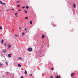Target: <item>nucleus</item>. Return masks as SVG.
I'll use <instances>...</instances> for the list:
<instances>
[{"label":"nucleus","instance_id":"obj_14","mask_svg":"<svg viewBox=\"0 0 78 78\" xmlns=\"http://www.w3.org/2000/svg\"><path fill=\"white\" fill-rule=\"evenodd\" d=\"M11 9H7V10H6V12H7V11H9Z\"/></svg>","mask_w":78,"mask_h":78},{"label":"nucleus","instance_id":"obj_9","mask_svg":"<svg viewBox=\"0 0 78 78\" xmlns=\"http://www.w3.org/2000/svg\"><path fill=\"white\" fill-rule=\"evenodd\" d=\"M3 41H4V40H2L1 44H3Z\"/></svg>","mask_w":78,"mask_h":78},{"label":"nucleus","instance_id":"obj_20","mask_svg":"<svg viewBox=\"0 0 78 78\" xmlns=\"http://www.w3.org/2000/svg\"><path fill=\"white\" fill-rule=\"evenodd\" d=\"M56 78H60V77L58 76H56Z\"/></svg>","mask_w":78,"mask_h":78},{"label":"nucleus","instance_id":"obj_30","mask_svg":"<svg viewBox=\"0 0 78 78\" xmlns=\"http://www.w3.org/2000/svg\"><path fill=\"white\" fill-rule=\"evenodd\" d=\"M4 45H5V46H6V43L4 44Z\"/></svg>","mask_w":78,"mask_h":78},{"label":"nucleus","instance_id":"obj_24","mask_svg":"<svg viewBox=\"0 0 78 78\" xmlns=\"http://www.w3.org/2000/svg\"><path fill=\"white\" fill-rule=\"evenodd\" d=\"M2 27H0V30H2Z\"/></svg>","mask_w":78,"mask_h":78},{"label":"nucleus","instance_id":"obj_6","mask_svg":"<svg viewBox=\"0 0 78 78\" xmlns=\"http://www.w3.org/2000/svg\"><path fill=\"white\" fill-rule=\"evenodd\" d=\"M75 75V73H72L71 74V76H73V75Z\"/></svg>","mask_w":78,"mask_h":78},{"label":"nucleus","instance_id":"obj_10","mask_svg":"<svg viewBox=\"0 0 78 78\" xmlns=\"http://www.w3.org/2000/svg\"><path fill=\"white\" fill-rule=\"evenodd\" d=\"M11 45H9L8 46L9 48H11Z\"/></svg>","mask_w":78,"mask_h":78},{"label":"nucleus","instance_id":"obj_16","mask_svg":"<svg viewBox=\"0 0 78 78\" xmlns=\"http://www.w3.org/2000/svg\"><path fill=\"white\" fill-rule=\"evenodd\" d=\"M24 12H25V13H27V10H24Z\"/></svg>","mask_w":78,"mask_h":78},{"label":"nucleus","instance_id":"obj_23","mask_svg":"<svg viewBox=\"0 0 78 78\" xmlns=\"http://www.w3.org/2000/svg\"><path fill=\"white\" fill-rule=\"evenodd\" d=\"M20 2V1H18L17 2V3H19Z\"/></svg>","mask_w":78,"mask_h":78},{"label":"nucleus","instance_id":"obj_13","mask_svg":"<svg viewBox=\"0 0 78 78\" xmlns=\"http://www.w3.org/2000/svg\"><path fill=\"white\" fill-rule=\"evenodd\" d=\"M3 3V2H2L0 1V4H1V5Z\"/></svg>","mask_w":78,"mask_h":78},{"label":"nucleus","instance_id":"obj_36","mask_svg":"<svg viewBox=\"0 0 78 78\" xmlns=\"http://www.w3.org/2000/svg\"><path fill=\"white\" fill-rule=\"evenodd\" d=\"M2 4H3L4 5H5V3H2Z\"/></svg>","mask_w":78,"mask_h":78},{"label":"nucleus","instance_id":"obj_39","mask_svg":"<svg viewBox=\"0 0 78 78\" xmlns=\"http://www.w3.org/2000/svg\"><path fill=\"white\" fill-rule=\"evenodd\" d=\"M27 30H28V29H27V30H26V32H27Z\"/></svg>","mask_w":78,"mask_h":78},{"label":"nucleus","instance_id":"obj_12","mask_svg":"<svg viewBox=\"0 0 78 78\" xmlns=\"http://www.w3.org/2000/svg\"><path fill=\"white\" fill-rule=\"evenodd\" d=\"M15 36H16V37H18L19 36V35H15Z\"/></svg>","mask_w":78,"mask_h":78},{"label":"nucleus","instance_id":"obj_5","mask_svg":"<svg viewBox=\"0 0 78 78\" xmlns=\"http://www.w3.org/2000/svg\"><path fill=\"white\" fill-rule=\"evenodd\" d=\"M8 57H9V58H11V54H9Z\"/></svg>","mask_w":78,"mask_h":78},{"label":"nucleus","instance_id":"obj_8","mask_svg":"<svg viewBox=\"0 0 78 78\" xmlns=\"http://www.w3.org/2000/svg\"><path fill=\"white\" fill-rule=\"evenodd\" d=\"M6 50H3V52H4V53H6Z\"/></svg>","mask_w":78,"mask_h":78},{"label":"nucleus","instance_id":"obj_33","mask_svg":"<svg viewBox=\"0 0 78 78\" xmlns=\"http://www.w3.org/2000/svg\"><path fill=\"white\" fill-rule=\"evenodd\" d=\"M19 29H20V30L22 29V28H21V27H19Z\"/></svg>","mask_w":78,"mask_h":78},{"label":"nucleus","instance_id":"obj_15","mask_svg":"<svg viewBox=\"0 0 78 78\" xmlns=\"http://www.w3.org/2000/svg\"><path fill=\"white\" fill-rule=\"evenodd\" d=\"M26 8L27 9H28V8H29V7L28 6H27Z\"/></svg>","mask_w":78,"mask_h":78},{"label":"nucleus","instance_id":"obj_35","mask_svg":"<svg viewBox=\"0 0 78 78\" xmlns=\"http://www.w3.org/2000/svg\"><path fill=\"white\" fill-rule=\"evenodd\" d=\"M51 70H53V68H51Z\"/></svg>","mask_w":78,"mask_h":78},{"label":"nucleus","instance_id":"obj_2","mask_svg":"<svg viewBox=\"0 0 78 78\" xmlns=\"http://www.w3.org/2000/svg\"><path fill=\"white\" fill-rule=\"evenodd\" d=\"M73 6L74 8H76V4L75 3L73 4Z\"/></svg>","mask_w":78,"mask_h":78},{"label":"nucleus","instance_id":"obj_28","mask_svg":"<svg viewBox=\"0 0 78 78\" xmlns=\"http://www.w3.org/2000/svg\"><path fill=\"white\" fill-rule=\"evenodd\" d=\"M22 11V10L21 9H20L18 10L19 11Z\"/></svg>","mask_w":78,"mask_h":78},{"label":"nucleus","instance_id":"obj_27","mask_svg":"<svg viewBox=\"0 0 78 78\" xmlns=\"http://www.w3.org/2000/svg\"><path fill=\"white\" fill-rule=\"evenodd\" d=\"M25 7H22V8H23V9H25Z\"/></svg>","mask_w":78,"mask_h":78},{"label":"nucleus","instance_id":"obj_37","mask_svg":"<svg viewBox=\"0 0 78 78\" xmlns=\"http://www.w3.org/2000/svg\"><path fill=\"white\" fill-rule=\"evenodd\" d=\"M30 76H32V74H30Z\"/></svg>","mask_w":78,"mask_h":78},{"label":"nucleus","instance_id":"obj_32","mask_svg":"<svg viewBox=\"0 0 78 78\" xmlns=\"http://www.w3.org/2000/svg\"><path fill=\"white\" fill-rule=\"evenodd\" d=\"M53 76H51V78H53Z\"/></svg>","mask_w":78,"mask_h":78},{"label":"nucleus","instance_id":"obj_25","mask_svg":"<svg viewBox=\"0 0 78 78\" xmlns=\"http://www.w3.org/2000/svg\"><path fill=\"white\" fill-rule=\"evenodd\" d=\"M5 64H7V65H8V62H5Z\"/></svg>","mask_w":78,"mask_h":78},{"label":"nucleus","instance_id":"obj_1","mask_svg":"<svg viewBox=\"0 0 78 78\" xmlns=\"http://www.w3.org/2000/svg\"><path fill=\"white\" fill-rule=\"evenodd\" d=\"M27 51H33V49L32 48H28L27 49Z\"/></svg>","mask_w":78,"mask_h":78},{"label":"nucleus","instance_id":"obj_34","mask_svg":"<svg viewBox=\"0 0 78 78\" xmlns=\"http://www.w3.org/2000/svg\"><path fill=\"white\" fill-rule=\"evenodd\" d=\"M20 78H23V76H22Z\"/></svg>","mask_w":78,"mask_h":78},{"label":"nucleus","instance_id":"obj_4","mask_svg":"<svg viewBox=\"0 0 78 78\" xmlns=\"http://www.w3.org/2000/svg\"><path fill=\"white\" fill-rule=\"evenodd\" d=\"M41 37L42 39H44V37H45V35H44V34H43L42 35Z\"/></svg>","mask_w":78,"mask_h":78},{"label":"nucleus","instance_id":"obj_19","mask_svg":"<svg viewBox=\"0 0 78 78\" xmlns=\"http://www.w3.org/2000/svg\"><path fill=\"white\" fill-rule=\"evenodd\" d=\"M6 73H7V75H9V72H7Z\"/></svg>","mask_w":78,"mask_h":78},{"label":"nucleus","instance_id":"obj_31","mask_svg":"<svg viewBox=\"0 0 78 78\" xmlns=\"http://www.w3.org/2000/svg\"><path fill=\"white\" fill-rule=\"evenodd\" d=\"M12 9V11H14V9Z\"/></svg>","mask_w":78,"mask_h":78},{"label":"nucleus","instance_id":"obj_41","mask_svg":"<svg viewBox=\"0 0 78 78\" xmlns=\"http://www.w3.org/2000/svg\"><path fill=\"white\" fill-rule=\"evenodd\" d=\"M5 76H3V77H4Z\"/></svg>","mask_w":78,"mask_h":78},{"label":"nucleus","instance_id":"obj_7","mask_svg":"<svg viewBox=\"0 0 78 78\" xmlns=\"http://www.w3.org/2000/svg\"><path fill=\"white\" fill-rule=\"evenodd\" d=\"M18 67H22V65L20 64H18Z\"/></svg>","mask_w":78,"mask_h":78},{"label":"nucleus","instance_id":"obj_29","mask_svg":"<svg viewBox=\"0 0 78 78\" xmlns=\"http://www.w3.org/2000/svg\"><path fill=\"white\" fill-rule=\"evenodd\" d=\"M17 13H16L15 14V15L16 16V15H17Z\"/></svg>","mask_w":78,"mask_h":78},{"label":"nucleus","instance_id":"obj_38","mask_svg":"<svg viewBox=\"0 0 78 78\" xmlns=\"http://www.w3.org/2000/svg\"><path fill=\"white\" fill-rule=\"evenodd\" d=\"M24 30H27V28H25Z\"/></svg>","mask_w":78,"mask_h":78},{"label":"nucleus","instance_id":"obj_3","mask_svg":"<svg viewBox=\"0 0 78 78\" xmlns=\"http://www.w3.org/2000/svg\"><path fill=\"white\" fill-rule=\"evenodd\" d=\"M18 60H21L22 59V58L21 57H20L18 58Z\"/></svg>","mask_w":78,"mask_h":78},{"label":"nucleus","instance_id":"obj_21","mask_svg":"<svg viewBox=\"0 0 78 78\" xmlns=\"http://www.w3.org/2000/svg\"><path fill=\"white\" fill-rule=\"evenodd\" d=\"M30 24H32V22L31 21H30Z\"/></svg>","mask_w":78,"mask_h":78},{"label":"nucleus","instance_id":"obj_11","mask_svg":"<svg viewBox=\"0 0 78 78\" xmlns=\"http://www.w3.org/2000/svg\"><path fill=\"white\" fill-rule=\"evenodd\" d=\"M24 73L25 74H27V72L26 70H25V72H24Z\"/></svg>","mask_w":78,"mask_h":78},{"label":"nucleus","instance_id":"obj_26","mask_svg":"<svg viewBox=\"0 0 78 78\" xmlns=\"http://www.w3.org/2000/svg\"><path fill=\"white\" fill-rule=\"evenodd\" d=\"M17 7H20V5H17Z\"/></svg>","mask_w":78,"mask_h":78},{"label":"nucleus","instance_id":"obj_18","mask_svg":"<svg viewBox=\"0 0 78 78\" xmlns=\"http://www.w3.org/2000/svg\"><path fill=\"white\" fill-rule=\"evenodd\" d=\"M22 34H23V36H24V35H25V33L23 32L22 33Z\"/></svg>","mask_w":78,"mask_h":78},{"label":"nucleus","instance_id":"obj_17","mask_svg":"<svg viewBox=\"0 0 78 78\" xmlns=\"http://www.w3.org/2000/svg\"><path fill=\"white\" fill-rule=\"evenodd\" d=\"M25 19H28V18L27 17H26L25 18Z\"/></svg>","mask_w":78,"mask_h":78},{"label":"nucleus","instance_id":"obj_22","mask_svg":"<svg viewBox=\"0 0 78 78\" xmlns=\"http://www.w3.org/2000/svg\"><path fill=\"white\" fill-rule=\"evenodd\" d=\"M3 66V64L1 63H0V66Z\"/></svg>","mask_w":78,"mask_h":78},{"label":"nucleus","instance_id":"obj_42","mask_svg":"<svg viewBox=\"0 0 78 78\" xmlns=\"http://www.w3.org/2000/svg\"><path fill=\"white\" fill-rule=\"evenodd\" d=\"M16 17H17V16H16Z\"/></svg>","mask_w":78,"mask_h":78},{"label":"nucleus","instance_id":"obj_40","mask_svg":"<svg viewBox=\"0 0 78 78\" xmlns=\"http://www.w3.org/2000/svg\"><path fill=\"white\" fill-rule=\"evenodd\" d=\"M0 11H2V10H0Z\"/></svg>","mask_w":78,"mask_h":78}]
</instances>
